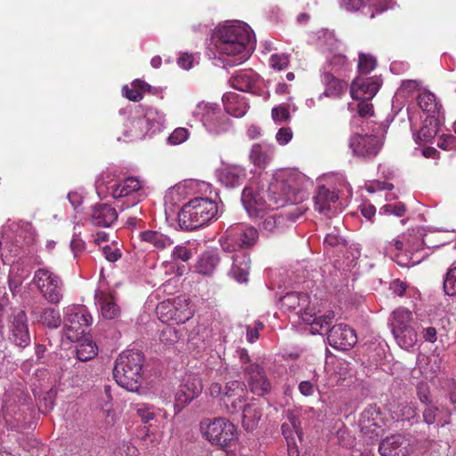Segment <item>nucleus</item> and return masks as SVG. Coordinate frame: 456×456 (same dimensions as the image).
Returning a JSON list of instances; mask_svg holds the SVG:
<instances>
[{"instance_id":"680f3d73","label":"nucleus","mask_w":456,"mask_h":456,"mask_svg":"<svg viewBox=\"0 0 456 456\" xmlns=\"http://www.w3.org/2000/svg\"><path fill=\"white\" fill-rule=\"evenodd\" d=\"M292 138L293 132L291 128L288 126L281 127L275 135L276 142L281 146L288 144Z\"/></svg>"},{"instance_id":"09e8293b","label":"nucleus","mask_w":456,"mask_h":456,"mask_svg":"<svg viewBox=\"0 0 456 456\" xmlns=\"http://www.w3.org/2000/svg\"><path fill=\"white\" fill-rule=\"evenodd\" d=\"M444 290L448 296L456 295V265H452L444 280Z\"/></svg>"},{"instance_id":"473e14b6","label":"nucleus","mask_w":456,"mask_h":456,"mask_svg":"<svg viewBox=\"0 0 456 456\" xmlns=\"http://www.w3.org/2000/svg\"><path fill=\"white\" fill-rule=\"evenodd\" d=\"M417 101L422 111L428 114L427 117L444 118L442 104L433 93L423 90L419 93Z\"/></svg>"},{"instance_id":"3c124183","label":"nucleus","mask_w":456,"mask_h":456,"mask_svg":"<svg viewBox=\"0 0 456 456\" xmlns=\"http://www.w3.org/2000/svg\"><path fill=\"white\" fill-rule=\"evenodd\" d=\"M20 268L18 265H12L9 274V287L11 290H16L20 287L25 278L28 276V271L21 270V273L18 275Z\"/></svg>"},{"instance_id":"864d4df0","label":"nucleus","mask_w":456,"mask_h":456,"mask_svg":"<svg viewBox=\"0 0 456 456\" xmlns=\"http://www.w3.org/2000/svg\"><path fill=\"white\" fill-rule=\"evenodd\" d=\"M189 132L186 128L178 127L167 137V142L171 145H178L188 139Z\"/></svg>"},{"instance_id":"412c9836","label":"nucleus","mask_w":456,"mask_h":456,"mask_svg":"<svg viewBox=\"0 0 456 456\" xmlns=\"http://www.w3.org/2000/svg\"><path fill=\"white\" fill-rule=\"evenodd\" d=\"M339 8L348 12H356L368 6L370 17L374 18L376 13L393 8V0H338Z\"/></svg>"},{"instance_id":"8fccbe9b","label":"nucleus","mask_w":456,"mask_h":456,"mask_svg":"<svg viewBox=\"0 0 456 456\" xmlns=\"http://www.w3.org/2000/svg\"><path fill=\"white\" fill-rule=\"evenodd\" d=\"M376 64V59L372 55L360 53L358 63L359 75H368L375 69Z\"/></svg>"},{"instance_id":"a878e982","label":"nucleus","mask_w":456,"mask_h":456,"mask_svg":"<svg viewBox=\"0 0 456 456\" xmlns=\"http://www.w3.org/2000/svg\"><path fill=\"white\" fill-rule=\"evenodd\" d=\"M232 87L256 94L260 89L261 80L259 76L251 69H244L236 72L229 80Z\"/></svg>"},{"instance_id":"052dcab7","label":"nucleus","mask_w":456,"mask_h":456,"mask_svg":"<svg viewBox=\"0 0 456 456\" xmlns=\"http://www.w3.org/2000/svg\"><path fill=\"white\" fill-rule=\"evenodd\" d=\"M437 146L445 151L456 150V136L453 134H443L439 137Z\"/></svg>"},{"instance_id":"9d476101","label":"nucleus","mask_w":456,"mask_h":456,"mask_svg":"<svg viewBox=\"0 0 456 456\" xmlns=\"http://www.w3.org/2000/svg\"><path fill=\"white\" fill-rule=\"evenodd\" d=\"M192 116L199 118L206 130L215 135L228 132L232 123L220 106L214 102H200L192 110Z\"/></svg>"},{"instance_id":"1a4fd4ad","label":"nucleus","mask_w":456,"mask_h":456,"mask_svg":"<svg viewBox=\"0 0 456 456\" xmlns=\"http://www.w3.org/2000/svg\"><path fill=\"white\" fill-rule=\"evenodd\" d=\"M200 428L207 441L222 449L233 445L238 439L235 425L224 417L204 419L200 424Z\"/></svg>"},{"instance_id":"ea45409f","label":"nucleus","mask_w":456,"mask_h":456,"mask_svg":"<svg viewBox=\"0 0 456 456\" xmlns=\"http://www.w3.org/2000/svg\"><path fill=\"white\" fill-rule=\"evenodd\" d=\"M262 417V411L259 405L251 402L244 406L242 412V426L247 431L254 430Z\"/></svg>"},{"instance_id":"4d7b16f0","label":"nucleus","mask_w":456,"mask_h":456,"mask_svg":"<svg viewBox=\"0 0 456 456\" xmlns=\"http://www.w3.org/2000/svg\"><path fill=\"white\" fill-rule=\"evenodd\" d=\"M180 338V335L175 328L174 327H166L160 335V340L167 345H171L178 341Z\"/></svg>"},{"instance_id":"dca6fc26","label":"nucleus","mask_w":456,"mask_h":456,"mask_svg":"<svg viewBox=\"0 0 456 456\" xmlns=\"http://www.w3.org/2000/svg\"><path fill=\"white\" fill-rule=\"evenodd\" d=\"M94 303L102 320L116 321L121 316V307L115 293L107 288H99L94 293Z\"/></svg>"},{"instance_id":"5701e85b","label":"nucleus","mask_w":456,"mask_h":456,"mask_svg":"<svg viewBox=\"0 0 456 456\" xmlns=\"http://www.w3.org/2000/svg\"><path fill=\"white\" fill-rule=\"evenodd\" d=\"M411 450L409 437L401 434H395L384 438L379 446L381 456H407Z\"/></svg>"},{"instance_id":"de8ad7c7","label":"nucleus","mask_w":456,"mask_h":456,"mask_svg":"<svg viewBox=\"0 0 456 456\" xmlns=\"http://www.w3.org/2000/svg\"><path fill=\"white\" fill-rule=\"evenodd\" d=\"M318 379L319 375L314 371L310 379L300 381L298 384L300 394L304 396L313 395L315 390L318 389Z\"/></svg>"},{"instance_id":"2eb2a0df","label":"nucleus","mask_w":456,"mask_h":456,"mask_svg":"<svg viewBox=\"0 0 456 456\" xmlns=\"http://www.w3.org/2000/svg\"><path fill=\"white\" fill-rule=\"evenodd\" d=\"M202 389V380L198 375L186 374L175 395V413H180L185 406L201 394Z\"/></svg>"},{"instance_id":"c85d7f7f","label":"nucleus","mask_w":456,"mask_h":456,"mask_svg":"<svg viewBox=\"0 0 456 456\" xmlns=\"http://www.w3.org/2000/svg\"><path fill=\"white\" fill-rule=\"evenodd\" d=\"M118 220V212L109 204H96L92 208L90 221L95 226L110 227Z\"/></svg>"},{"instance_id":"774afa93","label":"nucleus","mask_w":456,"mask_h":456,"mask_svg":"<svg viewBox=\"0 0 456 456\" xmlns=\"http://www.w3.org/2000/svg\"><path fill=\"white\" fill-rule=\"evenodd\" d=\"M194 63V56L188 53H182L177 59V64L183 69H190L192 68Z\"/></svg>"},{"instance_id":"4be33fe9","label":"nucleus","mask_w":456,"mask_h":456,"mask_svg":"<svg viewBox=\"0 0 456 456\" xmlns=\"http://www.w3.org/2000/svg\"><path fill=\"white\" fill-rule=\"evenodd\" d=\"M322 330H329V344L336 349L347 350L357 342L354 330L346 324L334 325L331 329L329 327Z\"/></svg>"},{"instance_id":"aec40b11","label":"nucleus","mask_w":456,"mask_h":456,"mask_svg":"<svg viewBox=\"0 0 456 456\" xmlns=\"http://www.w3.org/2000/svg\"><path fill=\"white\" fill-rule=\"evenodd\" d=\"M243 372L244 379L251 393L263 396L270 392L271 383L260 365L248 364L243 367Z\"/></svg>"},{"instance_id":"2f4dec72","label":"nucleus","mask_w":456,"mask_h":456,"mask_svg":"<svg viewBox=\"0 0 456 456\" xmlns=\"http://www.w3.org/2000/svg\"><path fill=\"white\" fill-rule=\"evenodd\" d=\"M217 178L226 187H237L244 182L246 170L240 166H224L217 171Z\"/></svg>"},{"instance_id":"f3484780","label":"nucleus","mask_w":456,"mask_h":456,"mask_svg":"<svg viewBox=\"0 0 456 456\" xmlns=\"http://www.w3.org/2000/svg\"><path fill=\"white\" fill-rule=\"evenodd\" d=\"M359 426L362 435L373 438L384 432L385 419L377 405H369L361 413Z\"/></svg>"},{"instance_id":"a19ab883","label":"nucleus","mask_w":456,"mask_h":456,"mask_svg":"<svg viewBox=\"0 0 456 456\" xmlns=\"http://www.w3.org/2000/svg\"><path fill=\"white\" fill-rule=\"evenodd\" d=\"M32 314L37 316L38 321L44 325L51 329H57L61 326V317L59 310L53 307H45L43 309L36 308Z\"/></svg>"},{"instance_id":"20e7f679","label":"nucleus","mask_w":456,"mask_h":456,"mask_svg":"<svg viewBox=\"0 0 456 456\" xmlns=\"http://www.w3.org/2000/svg\"><path fill=\"white\" fill-rule=\"evenodd\" d=\"M95 189L100 197L110 196L121 202L122 209L137 205L147 196L143 180L137 176L119 179L110 170L103 171L100 175L95 181Z\"/></svg>"},{"instance_id":"79ce46f5","label":"nucleus","mask_w":456,"mask_h":456,"mask_svg":"<svg viewBox=\"0 0 456 456\" xmlns=\"http://www.w3.org/2000/svg\"><path fill=\"white\" fill-rule=\"evenodd\" d=\"M151 86L142 80L135 79L133 81L131 87L124 86L122 92L125 97L133 102H139L142 99L144 92H151Z\"/></svg>"},{"instance_id":"4c0bfd02","label":"nucleus","mask_w":456,"mask_h":456,"mask_svg":"<svg viewBox=\"0 0 456 456\" xmlns=\"http://www.w3.org/2000/svg\"><path fill=\"white\" fill-rule=\"evenodd\" d=\"M346 247V240L341 235L338 226L328 232L323 240V249L326 254L341 252Z\"/></svg>"},{"instance_id":"a18cd8bd","label":"nucleus","mask_w":456,"mask_h":456,"mask_svg":"<svg viewBox=\"0 0 456 456\" xmlns=\"http://www.w3.org/2000/svg\"><path fill=\"white\" fill-rule=\"evenodd\" d=\"M247 386L240 380L227 382L224 390V402L227 403L231 399L246 395Z\"/></svg>"},{"instance_id":"c756f323","label":"nucleus","mask_w":456,"mask_h":456,"mask_svg":"<svg viewBox=\"0 0 456 456\" xmlns=\"http://www.w3.org/2000/svg\"><path fill=\"white\" fill-rule=\"evenodd\" d=\"M222 101L226 113L235 118L243 117L249 109L246 97L238 93L227 92Z\"/></svg>"},{"instance_id":"a211bd4d","label":"nucleus","mask_w":456,"mask_h":456,"mask_svg":"<svg viewBox=\"0 0 456 456\" xmlns=\"http://www.w3.org/2000/svg\"><path fill=\"white\" fill-rule=\"evenodd\" d=\"M268 200L269 202L264 199L260 192L250 187L244 188L241 193L242 205L251 218L265 216L268 210L278 208L273 201L270 200L269 197Z\"/></svg>"},{"instance_id":"13d9d810","label":"nucleus","mask_w":456,"mask_h":456,"mask_svg":"<svg viewBox=\"0 0 456 456\" xmlns=\"http://www.w3.org/2000/svg\"><path fill=\"white\" fill-rule=\"evenodd\" d=\"M380 213L385 215H395V216H402L405 213V206L401 202L387 204L380 208Z\"/></svg>"},{"instance_id":"bb28decb","label":"nucleus","mask_w":456,"mask_h":456,"mask_svg":"<svg viewBox=\"0 0 456 456\" xmlns=\"http://www.w3.org/2000/svg\"><path fill=\"white\" fill-rule=\"evenodd\" d=\"M338 200V192L330 191L325 186L318 188L316 195L314 197V209L325 216L337 211V201Z\"/></svg>"},{"instance_id":"72a5a7b5","label":"nucleus","mask_w":456,"mask_h":456,"mask_svg":"<svg viewBox=\"0 0 456 456\" xmlns=\"http://www.w3.org/2000/svg\"><path fill=\"white\" fill-rule=\"evenodd\" d=\"M441 119L436 117H427L419 133L413 134L415 142L431 143L439 132Z\"/></svg>"},{"instance_id":"6e6552de","label":"nucleus","mask_w":456,"mask_h":456,"mask_svg":"<svg viewBox=\"0 0 456 456\" xmlns=\"http://www.w3.org/2000/svg\"><path fill=\"white\" fill-rule=\"evenodd\" d=\"M144 356L140 351L127 349L116 360L113 376L116 382L128 391H137L142 381Z\"/></svg>"},{"instance_id":"6ab92c4d","label":"nucleus","mask_w":456,"mask_h":456,"mask_svg":"<svg viewBox=\"0 0 456 456\" xmlns=\"http://www.w3.org/2000/svg\"><path fill=\"white\" fill-rule=\"evenodd\" d=\"M382 141L376 135L354 133L349 140V147L353 154L359 158L370 159L375 157L382 147Z\"/></svg>"},{"instance_id":"6e6d98bb","label":"nucleus","mask_w":456,"mask_h":456,"mask_svg":"<svg viewBox=\"0 0 456 456\" xmlns=\"http://www.w3.org/2000/svg\"><path fill=\"white\" fill-rule=\"evenodd\" d=\"M77 225L74 226V234L70 241V250L72 251L75 257L78 256L86 248V243L79 238V232H77Z\"/></svg>"},{"instance_id":"bf43d9fd","label":"nucleus","mask_w":456,"mask_h":456,"mask_svg":"<svg viewBox=\"0 0 456 456\" xmlns=\"http://www.w3.org/2000/svg\"><path fill=\"white\" fill-rule=\"evenodd\" d=\"M289 64V56L287 54H273L270 57V65L273 69L281 70L287 68Z\"/></svg>"},{"instance_id":"58836bf2","label":"nucleus","mask_w":456,"mask_h":456,"mask_svg":"<svg viewBox=\"0 0 456 456\" xmlns=\"http://www.w3.org/2000/svg\"><path fill=\"white\" fill-rule=\"evenodd\" d=\"M220 257L216 251H206L198 259L196 272L203 275H211L219 265Z\"/></svg>"},{"instance_id":"ddd939ff","label":"nucleus","mask_w":456,"mask_h":456,"mask_svg":"<svg viewBox=\"0 0 456 456\" xmlns=\"http://www.w3.org/2000/svg\"><path fill=\"white\" fill-rule=\"evenodd\" d=\"M156 312L162 322H174L177 324L185 323L193 315L190 299L184 295L159 303Z\"/></svg>"},{"instance_id":"c03bdc74","label":"nucleus","mask_w":456,"mask_h":456,"mask_svg":"<svg viewBox=\"0 0 456 456\" xmlns=\"http://www.w3.org/2000/svg\"><path fill=\"white\" fill-rule=\"evenodd\" d=\"M98 347L94 342L89 339L81 341L77 347V357L81 362H86L96 356Z\"/></svg>"},{"instance_id":"f257e3e1","label":"nucleus","mask_w":456,"mask_h":456,"mask_svg":"<svg viewBox=\"0 0 456 456\" xmlns=\"http://www.w3.org/2000/svg\"><path fill=\"white\" fill-rule=\"evenodd\" d=\"M251 28L240 20L226 21L215 28L208 47V56L216 65L232 67L242 64L255 49Z\"/></svg>"},{"instance_id":"e2e57ef3","label":"nucleus","mask_w":456,"mask_h":456,"mask_svg":"<svg viewBox=\"0 0 456 456\" xmlns=\"http://www.w3.org/2000/svg\"><path fill=\"white\" fill-rule=\"evenodd\" d=\"M135 411L137 416L144 423H148L149 421L152 420L155 417V414L152 411L151 408L145 404H137L135 406Z\"/></svg>"},{"instance_id":"5fc2aeb1","label":"nucleus","mask_w":456,"mask_h":456,"mask_svg":"<svg viewBox=\"0 0 456 456\" xmlns=\"http://www.w3.org/2000/svg\"><path fill=\"white\" fill-rule=\"evenodd\" d=\"M191 250L184 245L175 246L171 254V258L174 261L181 260L183 262H187L191 258Z\"/></svg>"},{"instance_id":"b1692460","label":"nucleus","mask_w":456,"mask_h":456,"mask_svg":"<svg viewBox=\"0 0 456 456\" xmlns=\"http://www.w3.org/2000/svg\"><path fill=\"white\" fill-rule=\"evenodd\" d=\"M10 339L18 346L25 347L30 343L27 315L22 310L13 312L10 320Z\"/></svg>"},{"instance_id":"338daca9","label":"nucleus","mask_w":456,"mask_h":456,"mask_svg":"<svg viewBox=\"0 0 456 456\" xmlns=\"http://www.w3.org/2000/svg\"><path fill=\"white\" fill-rule=\"evenodd\" d=\"M319 42H320L321 47H322L323 49H329V50H332V49L336 48V46L338 45V41L335 38L333 33H331V32H325L323 34V37H320Z\"/></svg>"},{"instance_id":"7ed1b4c3","label":"nucleus","mask_w":456,"mask_h":456,"mask_svg":"<svg viewBox=\"0 0 456 456\" xmlns=\"http://www.w3.org/2000/svg\"><path fill=\"white\" fill-rule=\"evenodd\" d=\"M257 240L258 231L246 224L231 225L220 239L224 251L234 252L229 276L239 283L248 282L250 269L249 256L242 248L254 246Z\"/></svg>"},{"instance_id":"f8f14e48","label":"nucleus","mask_w":456,"mask_h":456,"mask_svg":"<svg viewBox=\"0 0 456 456\" xmlns=\"http://www.w3.org/2000/svg\"><path fill=\"white\" fill-rule=\"evenodd\" d=\"M93 322V317L84 305H71L66 310L65 336L70 341H79Z\"/></svg>"},{"instance_id":"603ef678","label":"nucleus","mask_w":456,"mask_h":456,"mask_svg":"<svg viewBox=\"0 0 456 456\" xmlns=\"http://www.w3.org/2000/svg\"><path fill=\"white\" fill-rule=\"evenodd\" d=\"M7 227L12 232L19 233L20 235H22L23 233L29 236L33 235V227L29 222L22 220L18 222L8 220Z\"/></svg>"},{"instance_id":"c9c22d12","label":"nucleus","mask_w":456,"mask_h":456,"mask_svg":"<svg viewBox=\"0 0 456 456\" xmlns=\"http://www.w3.org/2000/svg\"><path fill=\"white\" fill-rule=\"evenodd\" d=\"M139 237L142 242L150 244L158 250L165 249L174 244V240L169 236L159 231H144L140 232Z\"/></svg>"},{"instance_id":"0eeeda50","label":"nucleus","mask_w":456,"mask_h":456,"mask_svg":"<svg viewBox=\"0 0 456 456\" xmlns=\"http://www.w3.org/2000/svg\"><path fill=\"white\" fill-rule=\"evenodd\" d=\"M166 116L152 107H137L124 124V136L129 141L142 140L165 128Z\"/></svg>"},{"instance_id":"423d86ee","label":"nucleus","mask_w":456,"mask_h":456,"mask_svg":"<svg viewBox=\"0 0 456 456\" xmlns=\"http://www.w3.org/2000/svg\"><path fill=\"white\" fill-rule=\"evenodd\" d=\"M308 183L305 175L297 169L277 170L269 185V198L277 208L302 200L303 190Z\"/></svg>"},{"instance_id":"f03ea898","label":"nucleus","mask_w":456,"mask_h":456,"mask_svg":"<svg viewBox=\"0 0 456 456\" xmlns=\"http://www.w3.org/2000/svg\"><path fill=\"white\" fill-rule=\"evenodd\" d=\"M178 195L195 196L185 203L178 214L179 225L184 230H196L216 217L217 204L211 199L212 185L204 181L190 180L179 185Z\"/></svg>"},{"instance_id":"cd10ccee","label":"nucleus","mask_w":456,"mask_h":456,"mask_svg":"<svg viewBox=\"0 0 456 456\" xmlns=\"http://www.w3.org/2000/svg\"><path fill=\"white\" fill-rule=\"evenodd\" d=\"M321 82L324 86V92L319 95V100H322L323 96L338 98L347 88L346 81L338 78L330 70L326 69L321 71Z\"/></svg>"},{"instance_id":"7c9ffc66","label":"nucleus","mask_w":456,"mask_h":456,"mask_svg":"<svg viewBox=\"0 0 456 456\" xmlns=\"http://www.w3.org/2000/svg\"><path fill=\"white\" fill-rule=\"evenodd\" d=\"M275 146L267 142L255 143L249 152L251 163L258 168H265L273 160Z\"/></svg>"},{"instance_id":"9b49d317","label":"nucleus","mask_w":456,"mask_h":456,"mask_svg":"<svg viewBox=\"0 0 456 456\" xmlns=\"http://www.w3.org/2000/svg\"><path fill=\"white\" fill-rule=\"evenodd\" d=\"M412 314L406 308L395 309L389 318V325L398 346L405 350L411 349L417 343L418 334L411 322Z\"/></svg>"},{"instance_id":"69168bd1","label":"nucleus","mask_w":456,"mask_h":456,"mask_svg":"<svg viewBox=\"0 0 456 456\" xmlns=\"http://www.w3.org/2000/svg\"><path fill=\"white\" fill-rule=\"evenodd\" d=\"M245 400H246L245 395H240L238 397L231 399L229 401L230 402V405H227L228 411L232 414L238 413L240 411H243V408L246 405V404H244ZM226 404H228V403Z\"/></svg>"},{"instance_id":"e433bc0d","label":"nucleus","mask_w":456,"mask_h":456,"mask_svg":"<svg viewBox=\"0 0 456 456\" xmlns=\"http://www.w3.org/2000/svg\"><path fill=\"white\" fill-rule=\"evenodd\" d=\"M260 227L263 232L266 234L274 233L280 231L285 223V218L276 213L274 209H270L265 214V216H259Z\"/></svg>"},{"instance_id":"39448f33","label":"nucleus","mask_w":456,"mask_h":456,"mask_svg":"<svg viewBox=\"0 0 456 456\" xmlns=\"http://www.w3.org/2000/svg\"><path fill=\"white\" fill-rule=\"evenodd\" d=\"M280 307L310 325L313 334H320L323 329L330 327L335 317L333 311H327L324 314L317 316L316 308L307 293L291 291L285 294L280 298Z\"/></svg>"},{"instance_id":"393cba45","label":"nucleus","mask_w":456,"mask_h":456,"mask_svg":"<svg viewBox=\"0 0 456 456\" xmlns=\"http://www.w3.org/2000/svg\"><path fill=\"white\" fill-rule=\"evenodd\" d=\"M381 80L378 77H363L359 75L351 85L350 94L353 100H371L378 93Z\"/></svg>"},{"instance_id":"37998d69","label":"nucleus","mask_w":456,"mask_h":456,"mask_svg":"<svg viewBox=\"0 0 456 456\" xmlns=\"http://www.w3.org/2000/svg\"><path fill=\"white\" fill-rule=\"evenodd\" d=\"M322 69L330 70V73L344 75L349 70V63L343 54H333L327 58V61Z\"/></svg>"},{"instance_id":"0e129e2a","label":"nucleus","mask_w":456,"mask_h":456,"mask_svg":"<svg viewBox=\"0 0 456 456\" xmlns=\"http://www.w3.org/2000/svg\"><path fill=\"white\" fill-rule=\"evenodd\" d=\"M102 254L109 262H116L122 254L121 250L115 245H106L102 248Z\"/></svg>"},{"instance_id":"4468645a","label":"nucleus","mask_w":456,"mask_h":456,"mask_svg":"<svg viewBox=\"0 0 456 456\" xmlns=\"http://www.w3.org/2000/svg\"><path fill=\"white\" fill-rule=\"evenodd\" d=\"M43 297L49 303L58 305L63 297V282L61 279L50 269H37L32 280Z\"/></svg>"},{"instance_id":"49530a36","label":"nucleus","mask_w":456,"mask_h":456,"mask_svg":"<svg viewBox=\"0 0 456 456\" xmlns=\"http://www.w3.org/2000/svg\"><path fill=\"white\" fill-rule=\"evenodd\" d=\"M290 110L296 111L297 107L294 104L282 103L272 109V118L277 124L289 120Z\"/></svg>"},{"instance_id":"f704fd0d","label":"nucleus","mask_w":456,"mask_h":456,"mask_svg":"<svg viewBox=\"0 0 456 456\" xmlns=\"http://www.w3.org/2000/svg\"><path fill=\"white\" fill-rule=\"evenodd\" d=\"M356 101L358 102L356 106H354V103L348 104V110L351 112H357V115H354L351 119L350 125L353 129L362 126V119L373 115V106L370 102V100L359 99Z\"/></svg>"}]
</instances>
